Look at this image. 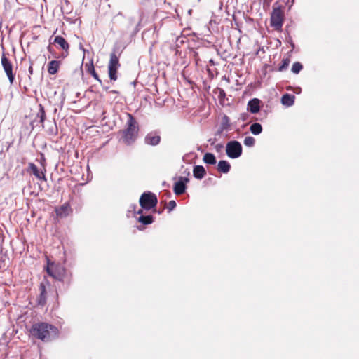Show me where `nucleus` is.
<instances>
[{
    "instance_id": "nucleus-6",
    "label": "nucleus",
    "mask_w": 359,
    "mask_h": 359,
    "mask_svg": "<svg viewBox=\"0 0 359 359\" xmlns=\"http://www.w3.org/2000/svg\"><path fill=\"white\" fill-rule=\"evenodd\" d=\"M283 24V13L280 7L273 8L271 15V26L280 30Z\"/></svg>"
},
{
    "instance_id": "nucleus-10",
    "label": "nucleus",
    "mask_w": 359,
    "mask_h": 359,
    "mask_svg": "<svg viewBox=\"0 0 359 359\" xmlns=\"http://www.w3.org/2000/svg\"><path fill=\"white\" fill-rule=\"evenodd\" d=\"M189 181L187 177H180V180L175 183L173 191L176 195H181L184 193L186 190L185 183Z\"/></svg>"
},
{
    "instance_id": "nucleus-35",
    "label": "nucleus",
    "mask_w": 359,
    "mask_h": 359,
    "mask_svg": "<svg viewBox=\"0 0 359 359\" xmlns=\"http://www.w3.org/2000/svg\"><path fill=\"white\" fill-rule=\"evenodd\" d=\"M142 212H143V211H142V209H140V210L137 212V214L140 215V214H142Z\"/></svg>"
},
{
    "instance_id": "nucleus-18",
    "label": "nucleus",
    "mask_w": 359,
    "mask_h": 359,
    "mask_svg": "<svg viewBox=\"0 0 359 359\" xmlns=\"http://www.w3.org/2000/svg\"><path fill=\"white\" fill-rule=\"evenodd\" d=\"M219 128H220V132L229 131L231 130L230 119L226 115H224L222 118V121H221Z\"/></svg>"
},
{
    "instance_id": "nucleus-17",
    "label": "nucleus",
    "mask_w": 359,
    "mask_h": 359,
    "mask_svg": "<svg viewBox=\"0 0 359 359\" xmlns=\"http://www.w3.org/2000/svg\"><path fill=\"white\" fill-rule=\"evenodd\" d=\"M231 168L230 163L224 160L219 161L217 164V170L219 172L222 173H227L229 172Z\"/></svg>"
},
{
    "instance_id": "nucleus-22",
    "label": "nucleus",
    "mask_w": 359,
    "mask_h": 359,
    "mask_svg": "<svg viewBox=\"0 0 359 359\" xmlns=\"http://www.w3.org/2000/svg\"><path fill=\"white\" fill-rule=\"evenodd\" d=\"M36 118L39 119V123L43 124V122L46 119V112L43 106L40 104L39 105V111L36 114Z\"/></svg>"
},
{
    "instance_id": "nucleus-15",
    "label": "nucleus",
    "mask_w": 359,
    "mask_h": 359,
    "mask_svg": "<svg viewBox=\"0 0 359 359\" xmlns=\"http://www.w3.org/2000/svg\"><path fill=\"white\" fill-rule=\"evenodd\" d=\"M53 43H57L60 46L61 49L63 50L67 51L69 50V46L67 41L61 36H57L55 37L53 40Z\"/></svg>"
},
{
    "instance_id": "nucleus-9",
    "label": "nucleus",
    "mask_w": 359,
    "mask_h": 359,
    "mask_svg": "<svg viewBox=\"0 0 359 359\" xmlns=\"http://www.w3.org/2000/svg\"><path fill=\"white\" fill-rule=\"evenodd\" d=\"M161 142V136L156 131H152L146 135L144 143L148 145L156 146Z\"/></svg>"
},
{
    "instance_id": "nucleus-24",
    "label": "nucleus",
    "mask_w": 359,
    "mask_h": 359,
    "mask_svg": "<svg viewBox=\"0 0 359 359\" xmlns=\"http://www.w3.org/2000/svg\"><path fill=\"white\" fill-rule=\"evenodd\" d=\"M138 222L144 225L150 224L153 222V217L151 215L143 216L141 215L138 218Z\"/></svg>"
},
{
    "instance_id": "nucleus-28",
    "label": "nucleus",
    "mask_w": 359,
    "mask_h": 359,
    "mask_svg": "<svg viewBox=\"0 0 359 359\" xmlns=\"http://www.w3.org/2000/svg\"><path fill=\"white\" fill-rule=\"evenodd\" d=\"M302 65L299 62H295L292 67V72L298 74L302 69Z\"/></svg>"
},
{
    "instance_id": "nucleus-4",
    "label": "nucleus",
    "mask_w": 359,
    "mask_h": 359,
    "mask_svg": "<svg viewBox=\"0 0 359 359\" xmlns=\"http://www.w3.org/2000/svg\"><path fill=\"white\" fill-rule=\"evenodd\" d=\"M157 203L156 195L150 191L143 193L140 198V205L145 210H151L156 205Z\"/></svg>"
},
{
    "instance_id": "nucleus-16",
    "label": "nucleus",
    "mask_w": 359,
    "mask_h": 359,
    "mask_svg": "<svg viewBox=\"0 0 359 359\" xmlns=\"http://www.w3.org/2000/svg\"><path fill=\"white\" fill-rule=\"evenodd\" d=\"M193 175L195 178L201 180L205 175V170L202 165H196L194 167Z\"/></svg>"
},
{
    "instance_id": "nucleus-2",
    "label": "nucleus",
    "mask_w": 359,
    "mask_h": 359,
    "mask_svg": "<svg viewBox=\"0 0 359 359\" xmlns=\"http://www.w3.org/2000/svg\"><path fill=\"white\" fill-rule=\"evenodd\" d=\"M128 120L126 124V128L121 131L123 142L130 145L137 139L139 126L137 121L132 114H127Z\"/></svg>"
},
{
    "instance_id": "nucleus-11",
    "label": "nucleus",
    "mask_w": 359,
    "mask_h": 359,
    "mask_svg": "<svg viewBox=\"0 0 359 359\" xmlns=\"http://www.w3.org/2000/svg\"><path fill=\"white\" fill-rule=\"evenodd\" d=\"M248 111L252 114H257L260 109V100L257 98L250 100L248 103Z\"/></svg>"
},
{
    "instance_id": "nucleus-33",
    "label": "nucleus",
    "mask_w": 359,
    "mask_h": 359,
    "mask_svg": "<svg viewBox=\"0 0 359 359\" xmlns=\"http://www.w3.org/2000/svg\"><path fill=\"white\" fill-rule=\"evenodd\" d=\"M33 62H30V65L29 67V74H33Z\"/></svg>"
},
{
    "instance_id": "nucleus-12",
    "label": "nucleus",
    "mask_w": 359,
    "mask_h": 359,
    "mask_svg": "<svg viewBox=\"0 0 359 359\" xmlns=\"http://www.w3.org/2000/svg\"><path fill=\"white\" fill-rule=\"evenodd\" d=\"M40 294L37 299V303L40 306H44L46 303L47 292L44 283H41L39 285Z\"/></svg>"
},
{
    "instance_id": "nucleus-31",
    "label": "nucleus",
    "mask_w": 359,
    "mask_h": 359,
    "mask_svg": "<svg viewBox=\"0 0 359 359\" xmlns=\"http://www.w3.org/2000/svg\"><path fill=\"white\" fill-rule=\"evenodd\" d=\"M218 90H219V97H225L226 93H225V92H224V90L223 89L219 88Z\"/></svg>"
},
{
    "instance_id": "nucleus-25",
    "label": "nucleus",
    "mask_w": 359,
    "mask_h": 359,
    "mask_svg": "<svg viewBox=\"0 0 359 359\" xmlns=\"http://www.w3.org/2000/svg\"><path fill=\"white\" fill-rule=\"evenodd\" d=\"M88 72L90 74H91L93 78H95L97 81H98L100 83H102L101 79L99 78L98 74L96 73L93 65L91 63L88 67Z\"/></svg>"
},
{
    "instance_id": "nucleus-30",
    "label": "nucleus",
    "mask_w": 359,
    "mask_h": 359,
    "mask_svg": "<svg viewBox=\"0 0 359 359\" xmlns=\"http://www.w3.org/2000/svg\"><path fill=\"white\" fill-rule=\"evenodd\" d=\"M176 205H177L176 202L174 200L170 201L168 204V208L169 212L174 210L175 208Z\"/></svg>"
},
{
    "instance_id": "nucleus-7",
    "label": "nucleus",
    "mask_w": 359,
    "mask_h": 359,
    "mask_svg": "<svg viewBox=\"0 0 359 359\" xmlns=\"http://www.w3.org/2000/svg\"><path fill=\"white\" fill-rule=\"evenodd\" d=\"M1 63L10 83L12 85L15 81V74L13 72V65L4 53L1 55Z\"/></svg>"
},
{
    "instance_id": "nucleus-13",
    "label": "nucleus",
    "mask_w": 359,
    "mask_h": 359,
    "mask_svg": "<svg viewBox=\"0 0 359 359\" xmlns=\"http://www.w3.org/2000/svg\"><path fill=\"white\" fill-rule=\"evenodd\" d=\"M71 212V208L68 203H65L58 208L55 209V213L57 217L62 218L67 217Z\"/></svg>"
},
{
    "instance_id": "nucleus-32",
    "label": "nucleus",
    "mask_w": 359,
    "mask_h": 359,
    "mask_svg": "<svg viewBox=\"0 0 359 359\" xmlns=\"http://www.w3.org/2000/svg\"><path fill=\"white\" fill-rule=\"evenodd\" d=\"M248 116V114H246V113H243V114H242L241 115V119L242 121H246V120H247Z\"/></svg>"
},
{
    "instance_id": "nucleus-1",
    "label": "nucleus",
    "mask_w": 359,
    "mask_h": 359,
    "mask_svg": "<svg viewBox=\"0 0 359 359\" xmlns=\"http://www.w3.org/2000/svg\"><path fill=\"white\" fill-rule=\"evenodd\" d=\"M30 335L43 341H49L58 335L56 327L47 323H37L32 325L29 330Z\"/></svg>"
},
{
    "instance_id": "nucleus-14",
    "label": "nucleus",
    "mask_w": 359,
    "mask_h": 359,
    "mask_svg": "<svg viewBox=\"0 0 359 359\" xmlns=\"http://www.w3.org/2000/svg\"><path fill=\"white\" fill-rule=\"evenodd\" d=\"M60 62L58 60H52L48 65V72L50 75L55 74L60 68Z\"/></svg>"
},
{
    "instance_id": "nucleus-19",
    "label": "nucleus",
    "mask_w": 359,
    "mask_h": 359,
    "mask_svg": "<svg viewBox=\"0 0 359 359\" xmlns=\"http://www.w3.org/2000/svg\"><path fill=\"white\" fill-rule=\"evenodd\" d=\"M294 95L286 93L282 96L281 102L283 104L290 107L294 104Z\"/></svg>"
},
{
    "instance_id": "nucleus-23",
    "label": "nucleus",
    "mask_w": 359,
    "mask_h": 359,
    "mask_svg": "<svg viewBox=\"0 0 359 359\" xmlns=\"http://www.w3.org/2000/svg\"><path fill=\"white\" fill-rule=\"evenodd\" d=\"M250 132L255 135H259L262 132V126L260 123H252L250 127Z\"/></svg>"
},
{
    "instance_id": "nucleus-5",
    "label": "nucleus",
    "mask_w": 359,
    "mask_h": 359,
    "mask_svg": "<svg viewBox=\"0 0 359 359\" xmlns=\"http://www.w3.org/2000/svg\"><path fill=\"white\" fill-rule=\"evenodd\" d=\"M226 153L231 158H237L242 154V146L236 140H231L226 144Z\"/></svg>"
},
{
    "instance_id": "nucleus-21",
    "label": "nucleus",
    "mask_w": 359,
    "mask_h": 359,
    "mask_svg": "<svg viewBox=\"0 0 359 359\" xmlns=\"http://www.w3.org/2000/svg\"><path fill=\"white\" fill-rule=\"evenodd\" d=\"M203 161L206 164L215 165L216 163V158L212 153H205L203 158Z\"/></svg>"
},
{
    "instance_id": "nucleus-27",
    "label": "nucleus",
    "mask_w": 359,
    "mask_h": 359,
    "mask_svg": "<svg viewBox=\"0 0 359 359\" xmlns=\"http://www.w3.org/2000/svg\"><path fill=\"white\" fill-rule=\"evenodd\" d=\"M255 139L252 136L245 137L244 139V144L246 147H251L255 145Z\"/></svg>"
},
{
    "instance_id": "nucleus-34",
    "label": "nucleus",
    "mask_w": 359,
    "mask_h": 359,
    "mask_svg": "<svg viewBox=\"0 0 359 359\" xmlns=\"http://www.w3.org/2000/svg\"><path fill=\"white\" fill-rule=\"evenodd\" d=\"M45 161H46V159H45L44 156H42V158H41V165L43 166V169L46 168H45Z\"/></svg>"
},
{
    "instance_id": "nucleus-20",
    "label": "nucleus",
    "mask_w": 359,
    "mask_h": 359,
    "mask_svg": "<svg viewBox=\"0 0 359 359\" xmlns=\"http://www.w3.org/2000/svg\"><path fill=\"white\" fill-rule=\"evenodd\" d=\"M120 66L121 65L119 63V59L118 56L114 53H111L110 54V59L108 64V67L118 69Z\"/></svg>"
},
{
    "instance_id": "nucleus-26",
    "label": "nucleus",
    "mask_w": 359,
    "mask_h": 359,
    "mask_svg": "<svg viewBox=\"0 0 359 359\" xmlns=\"http://www.w3.org/2000/svg\"><path fill=\"white\" fill-rule=\"evenodd\" d=\"M117 70L116 68L108 67L109 77L111 81H116L117 79Z\"/></svg>"
},
{
    "instance_id": "nucleus-29",
    "label": "nucleus",
    "mask_w": 359,
    "mask_h": 359,
    "mask_svg": "<svg viewBox=\"0 0 359 359\" xmlns=\"http://www.w3.org/2000/svg\"><path fill=\"white\" fill-rule=\"evenodd\" d=\"M289 64H290V60L289 59H284V60H283L282 62H281V65L278 67V71L283 72V71L285 70L287 68Z\"/></svg>"
},
{
    "instance_id": "nucleus-8",
    "label": "nucleus",
    "mask_w": 359,
    "mask_h": 359,
    "mask_svg": "<svg viewBox=\"0 0 359 359\" xmlns=\"http://www.w3.org/2000/svg\"><path fill=\"white\" fill-rule=\"evenodd\" d=\"M27 171L32 172L37 179L43 181H46V177L45 175L46 172V168L39 170L34 163H29Z\"/></svg>"
},
{
    "instance_id": "nucleus-36",
    "label": "nucleus",
    "mask_w": 359,
    "mask_h": 359,
    "mask_svg": "<svg viewBox=\"0 0 359 359\" xmlns=\"http://www.w3.org/2000/svg\"><path fill=\"white\" fill-rule=\"evenodd\" d=\"M48 50L49 51H51V47H50V46H48Z\"/></svg>"
},
{
    "instance_id": "nucleus-3",
    "label": "nucleus",
    "mask_w": 359,
    "mask_h": 359,
    "mask_svg": "<svg viewBox=\"0 0 359 359\" xmlns=\"http://www.w3.org/2000/svg\"><path fill=\"white\" fill-rule=\"evenodd\" d=\"M46 271L49 276L60 281L63 280L65 276V267L60 264L50 262L49 259H48Z\"/></svg>"
}]
</instances>
